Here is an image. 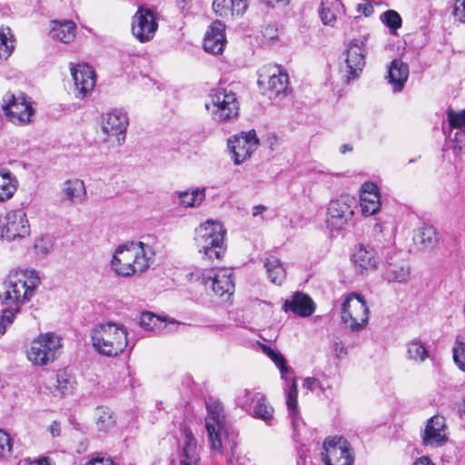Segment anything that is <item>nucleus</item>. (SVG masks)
Masks as SVG:
<instances>
[{"label": "nucleus", "mask_w": 465, "mask_h": 465, "mask_svg": "<svg viewBox=\"0 0 465 465\" xmlns=\"http://www.w3.org/2000/svg\"><path fill=\"white\" fill-rule=\"evenodd\" d=\"M452 15L455 20L460 23H465V0L455 1Z\"/></svg>", "instance_id": "nucleus-49"}, {"label": "nucleus", "mask_w": 465, "mask_h": 465, "mask_svg": "<svg viewBox=\"0 0 465 465\" xmlns=\"http://www.w3.org/2000/svg\"><path fill=\"white\" fill-rule=\"evenodd\" d=\"M183 436V450L180 455V465H199L200 455L197 450L196 440L192 431L183 427L182 429Z\"/></svg>", "instance_id": "nucleus-29"}, {"label": "nucleus", "mask_w": 465, "mask_h": 465, "mask_svg": "<svg viewBox=\"0 0 465 465\" xmlns=\"http://www.w3.org/2000/svg\"><path fill=\"white\" fill-rule=\"evenodd\" d=\"M153 248L142 242L119 245L112 257L111 269L118 276L131 277L144 272L153 261Z\"/></svg>", "instance_id": "nucleus-2"}, {"label": "nucleus", "mask_w": 465, "mask_h": 465, "mask_svg": "<svg viewBox=\"0 0 465 465\" xmlns=\"http://www.w3.org/2000/svg\"><path fill=\"white\" fill-rule=\"evenodd\" d=\"M407 358L416 363H421L430 356L426 342L415 338L406 344Z\"/></svg>", "instance_id": "nucleus-36"}, {"label": "nucleus", "mask_w": 465, "mask_h": 465, "mask_svg": "<svg viewBox=\"0 0 465 465\" xmlns=\"http://www.w3.org/2000/svg\"><path fill=\"white\" fill-rule=\"evenodd\" d=\"M277 71V74L274 73L269 76L268 91L270 92V97L286 94L288 90V74L279 69Z\"/></svg>", "instance_id": "nucleus-38"}, {"label": "nucleus", "mask_w": 465, "mask_h": 465, "mask_svg": "<svg viewBox=\"0 0 465 465\" xmlns=\"http://www.w3.org/2000/svg\"><path fill=\"white\" fill-rule=\"evenodd\" d=\"M358 11L364 14V15L369 16L372 14L373 8L371 5H358Z\"/></svg>", "instance_id": "nucleus-55"}, {"label": "nucleus", "mask_w": 465, "mask_h": 465, "mask_svg": "<svg viewBox=\"0 0 465 465\" xmlns=\"http://www.w3.org/2000/svg\"><path fill=\"white\" fill-rule=\"evenodd\" d=\"M283 308L286 312L291 311L302 317L312 315L315 309L312 300L308 295L301 292H296L291 300H286Z\"/></svg>", "instance_id": "nucleus-31"}, {"label": "nucleus", "mask_w": 465, "mask_h": 465, "mask_svg": "<svg viewBox=\"0 0 465 465\" xmlns=\"http://www.w3.org/2000/svg\"><path fill=\"white\" fill-rule=\"evenodd\" d=\"M50 37L54 40L67 44L75 37V25L73 21H53L50 30Z\"/></svg>", "instance_id": "nucleus-33"}, {"label": "nucleus", "mask_w": 465, "mask_h": 465, "mask_svg": "<svg viewBox=\"0 0 465 465\" xmlns=\"http://www.w3.org/2000/svg\"><path fill=\"white\" fill-rule=\"evenodd\" d=\"M381 195L378 186L371 182L364 183L361 190V207L365 216H371L380 211Z\"/></svg>", "instance_id": "nucleus-23"}, {"label": "nucleus", "mask_w": 465, "mask_h": 465, "mask_svg": "<svg viewBox=\"0 0 465 465\" xmlns=\"http://www.w3.org/2000/svg\"><path fill=\"white\" fill-rule=\"evenodd\" d=\"M225 25L216 20L210 25L203 39V48L207 53L219 54L225 45Z\"/></svg>", "instance_id": "nucleus-22"}, {"label": "nucleus", "mask_w": 465, "mask_h": 465, "mask_svg": "<svg viewBox=\"0 0 465 465\" xmlns=\"http://www.w3.org/2000/svg\"><path fill=\"white\" fill-rule=\"evenodd\" d=\"M382 22L391 29L396 30L401 26V18L394 10H388L381 15Z\"/></svg>", "instance_id": "nucleus-46"}, {"label": "nucleus", "mask_w": 465, "mask_h": 465, "mask_svg": "<svg viewBox=\"0 0 465 465\" xmlns=\"http://www.w3.org/2000/svg\"><path fill=\"white\" fill-rule=\"evenodd\" d=\"M128 124L127 113L120 109H114L103 116L101 129L107 136H115L118 144L121 145L125 140Z\"/></svg>", "instance_id": "nucleus-19"}, {"label": "nucleus", "mask_w": 465, "mask_h": 465, "mask_svg": "<svg viewBox=\"0 0 465 465\" xmlns=\"http://www.w3.org/2000/svg\"><path fill=\"white\" fill-rule=\"evenodd\" d=\"M368 36L353 39L347 48L345 65L341 69L344 82L349 84L351 80L358 78L365 64V43Z\"/></svg>", "instance_id": "nucleus-13"}, {"label": "nucleus", "mask_w": 465, "mask_h": 465, "mask_svg": "<svg viewBox=\"0 0 465 465\" xmlns=\"http://www.w3.org/2000/svg\"><path fill=\"white\" fill-rule=\"evenodd\" d=\"M448 122L452 128L464 129L465 127V109L461 111H454L449 109L447 112Z\"/></svg>", "instance_id": "nucleus-45"}, {"label": "nucleus", "mask_w": 465, "mask_h": 465, "mask_svg": "<svg viewBox=\"0 0 465 465\" xmlns=\"http://www.w3.org/2000/svg\"><path fill=\"white\" fill-rule=\"evenodd\" d=\"M297 465H313V464L309 457H307L303 453H300L299 459L297 460Z\"/></svg>", "instance_id": "nucleus-57"}, {"label": "nucleus", "mask_w": 465, "mask_h": 465, "mask_svg": "<svg viewBox=\"0 0 465 465\" xmlns=\"http://www.w3.org/2000/svg\"><path fill=\"white\" fill-rule=\"evenodd\" d=\"M263 266L266 270L267 278L275 284L281 285L286 278V271L281 261L275 256L265 258Z\"/></svg>", "instance_id": "nucleus-34"}, {"label": "nucleus", "mask_w": 465, "mask_h": 465, "mask_svg": "<svg viewBox=\"0 0 465 465\" xmlns=\"http://www.w3.org/2000/svg\"><path fill=\"white\" fill-rule=\"evenodd\" d=\"M192 276L200 282L205 289H212L219 297L231 296L234 291L232 272L228 270H220L214 273L212 272L196 271Z\"/></svg>", "instance_id": "nucleus-14"}, {"label": "nucleus", "mask_w": 465, "mask_h": 465, "mask_svg": "<svg viewBox=\"0 0 465 465\" xmlns=\"http://www.w3.org/2000/svg\"><path fill=\"white\" fill-rule=\"evenodd\" d=\"M369 308L364 299L355 292L350 293L341 306V321L352 331H361L368 324Z\"/></svg>", "instance_id": "nucleus-10"}, {"label": "nucleus", "mask_w": 465, "mask_h": 465, "mask_svg": "<svg viewBox=\"0 0 465 465\" xmlns=\"http://www.w3.org/2000/svg\"><path fill=\"white\" fill-rule=\"evenodd\" d=\"M412 465H435L429 457L422 456L417 459Z\"/></svg>", "instance_id": "nucleus-56"}, {"label": "nucleus", "mask_w": 465, "mask_h": 465, "mask_svg": "<svg viewBox=\"0 0 465 465\" xmlns=\"http://www.w3.org/2000/svg\"><path fill=\"white\" fill-rule=\"evenodd\" d=\"M128 333L122 323L106 322L96 324L91 331V341L101 355L115 357L128 345Z\"/></svg>", "instance_id": "nucleus-3"}, {"label": "nucleus", "mask_w": 465, "mask_h": 465, "mask_svg": "<svg viewBox=\"0 0 465 465\" xmlns=\"http://www.w3.org/2000/svg\"><path fill=\"white\" fill-rule=\"evenodd\" d=\"M2 107L9 120L15 124L29 123L34 114L31 102L24 94H20L18 96L6 94Z\"/></svg>", "instance_id": "nucleus-16"}, {"label": "nucleus", "mask_w": 465, "mask_h": 465, "mask_svg": "<svg viewBox=\"0 0 465 465\" xmlns=\"http://www.w3.org/2000/svg\"><path fill=\"white\" fill-rule=\"evenodd\" d=\"M267 5H273L276 3H283L284 5H287L289 3V0H263Z\"/></svg>", "instance_id": "nucleus-61"}, {"label": "nucleus", "mask_w": 465, "mask_h": 465, "mask_svg": "<svg viewBox=\"0 0 465 465\" xmlns=\"http://www.w3.org/2000/svg\"><path fill=\"white\" fill-rule=\"evenodd\" d=\"M95 424L99 431L107 432L115 425L113 411L108 407H98L95 411Z\"/></svg>", "instance_id": "nucleus-39"}, {"label": "nucleus", "mask_w": 465, "mask_h": 465, "mask_svg": "<svg viewBox=\"0 0 465 465\" xmlns=\"http://www.w3.org/2000/svg\"><path fill=\"white\" fill-rule=\"evenodd\" d=\"M57 390L62 396H66L74 391V381L64 372L57 374Z\"/></svg>", "instance_id": "nucleus-43"}, {"label": "nucleus", "mask_w": 465, "mask_h": 465, "mask_svg": "<svg viewBox=\"0 0 465 465\" xmlns=\"http://www.w3.org/2000/svg\"><path fill=\"white\" fill-rule=\"evenodd\" d=\"M341 7L342 4L339 0L334 2H322L320 10V16L322 23L326 25L333 26L337 18V13Z\"/></svg>", "instance_id": "nucleus-40"}, {"label": "nucleus", "mask_w": 465, "mask_h": 465, "mask_svg": "<svg viewBox=\"0 0 465 465\" xmlns=\"http://www.w3.org/2000/svg\"><path fill=\"white\" fill-rule=\"evenodd\" d=\"M445 430L446 425L443 417L436 415L429 419L421 434L423 445L431 448L444 445L448 440Z\"/></svg>", "instance_id": "nucleus-20"}, {"label": "nucleus", "mask_w": 465, "mask_h": 465, "mask_svg": "<svg viewBox=\"0 0 465 465\" xmlns=\"http://www.w3.org/2000/svg\"><path fill=\"white\" fill-rule=\"evenodd\" d=\"M452 357L457 367L465 371V341L457 336L453 348H452Z\"/></svg>", "instance_id": "nucleus-42"}, {"label": "nucleus", "mask_w": 465, "mask_h": 465, "mask_svg": "<svg viewBox=\"0 0 465 465\" xmlns=\"http://www.w3.org/2000/svg\"><path fill=\"white\" fill-rule=\"evenodd\" d=\"M18 187V181L15 174L5 169H0V202L10 200Z\"/></svg>", "instance_id": "nucleus-35"}, {"label": "nucleus", "mask_w": 465, "mask_h": 465, "mask_svg": "<svg viewBox=\"0 0 465 465\" xmlns=\"http://www.w3.org/2000/svg\"><path fill=\"white\" fill-rule=\"evenodd\" d=\"M351 151H352V146L348 144V143L342 144L340 147V153H346L351 152Z\"/></svg>", "instance_id": "nucleus-60"}, {"label": "nucleus", "mask_w": 465, "mask_h": 465, "mask_svg": "<svg viewBox=\"0 0 465 465\" xmlns=\"http://www.w3.org/2000/svg\"><path fill=\"white\" fill-rule=\"evenodd\" d=\"M277 29L272 26V25H269L265 28L264 30V33H263V35L271 40L274 39L277 37Z\"/></svg>", "instance_id": "nucleus-53"}, {"label": "nucleus", "mask_w": 465, "mask_h": 465, "mask_svg": "<svg viewBox=\"0 0 465 465\" xmlns=\"http://www.w3.org/2000/svg\"><path fill=\"white\" fill-rule=\"evenodd\" d=\"M35 465H50V464H49L48 460L46 458H43V459L38 460L35 462Z\"/></svg>", "instance_id": "nucleus-62"}, {"label": "nucleus", "mask_w": 465, "mask_h": 465, "mask_svg": "<svg viewBox=\"0 0 465 465\" xmlns=\"http://www.w3.org/2000/svg\"><path fill=\"white\" fill-rule=\"evenodd\" d=\"M206 408L205 427L211 449L220 453L229 451L227 462L230 465H245V459L236 451L238 433L226 423L222 404L210 399L206 401Z\"/></svg>", "instance_id": "nucleus-1"}, {"label": "nucleus", "mask_w": 465, "mask_h": 465, "mask_svg": "<svg viewBox=\"0 0 465 465\" xmlns=\"http://www.w3.org/2000/svg\"><path fill=\"white\" fill-rule=\"evenodd\" d=\"M459 415L461 419L465 420V399L459 407Z\"/></svg>", "instance_id": "nucleus-59"}, {"label": "nucleus", "mask_w": 465, "mask_h": 465, "mask_svg": "<svg viewBox=\"0 0 465 465\" xmlns=\"http://www.w3.org/2000/svg\"><path fill=\"white\" fill-rule=\"evenodd\" d=\"M14 49V39L9 27L0 28V58L6 59Z\"/></svg>", "instance_id": "nucleus-41"}, {"label": "nucleus", "mask_w": 465, "mask_h": 465, "mask_svg": "<svg viewBox=\"0 0 465 465\" xmlns=\"http://www.w3.org/2000/svg\"><path fill=\"white\" fill-rule=\"evenodd\" d=\"M452 149L454 153L458 156L465 154V129L456 132Z\"/></svg>", "instance_id": "nucleus-47"}, {"label": "nucleus", "mask_w": 465, "mask_h": 465, "mask_svg": "<svg viewBox=\"0 0 465 465\" xmlns=\"http://www.w3.org/2000/svg\"><path fill=\"white\" fill-rule=\"evenodd\" d=\"M266 211V207L263 205H256L252 209V215L257 216Z\"/></svg>", "instance_id": "nucleus-58"}, {"label": "nucleus", "mask_w": 465, "mask_h": 465, "mask_svg": "<svg viewBox=\"0 0 465 465\" xmlns=\"http://www.w3.org/2000/svg\"><path fill=\"white\" fill-rule=\"evenodd\" d=\"M181 323L170 320L161 319L153 312H145L141 314L140 325L145 331H153L155 333H167L177 329Z\"/></svg>", "instance_id": "nucleus-26"}, {"label": "nucleus", "mask_w": 465, "mask_h": 465, "mask_svg": "<svg viewBox=\"0 0 465 465\" xmlns=\"http://www.w3.org/2000/svg\"><path fill=\"white\" fill-rule=\"evenodd\" d=\"M258 144L259 139L254 130L242 132L228 139V148L234 164L239 165L249 159Z\"/></svg>", "instance_id": "nucleus-15"}, {"label": "nucleus", "mask_w": 465, "mask_h": 465, "mask_svg": "<svg viewBox=\"0 0 465 465\" xmlns=\"http://www.w3.org/2000/svg\"><path fill=\"white\" fill-rule=\"evenodd\" d=\"M158 28L154 13L149 8L139 7L132 20V33L141 43L151 40Z\"/></svg>", "instance_id": "nucleus-18"}, {"label": "nucleus", "mask_w": 465, "mask_h": 465, "mask_svg": "<svg viewBox=\"0 0 465 465\" xmlns=\"http://www.w3.org/2000/svg\"><path fill=\"white\" fill-rule=\"evenodd\" d=\"M248 7V0H213L214 13L223 19L242 15Z\"/></svg>", "instance_id": "nucleus-27"}, {"label": "nucleus", "mask_w": 465, "mask_h": 465, "mask_svg": "<svg viewBox=\"0 0 465 465\" xmlns=\"http://www.w3.org/2000/svg\"><path fill=\"white\" fill-rule=\"evenodd\" d=\"M40 278L35 271H16L11 272L4 282V292L0 294L6 303H25L33 296Z\"/></svg>", "instance_id": "nucleus-5"}, {"label": "nucleus", "mask_w": 465, "mask_h": 465, "mask_svg": "<svg viewBox=\"0 0 465 465\" xmlns=\"http://www.w3.org/2000/svg\"><path fill=\"white\" fill-rule=\"evenodd\" d=\"M12 443L9 435L3 430H0V458H5L10 455Z\"/></svg>", "instance_id": "nucleus-48"}, {"label": "nucleus", "mask_w": 465, "mask_h": 465, "mask_svg": "<svg viewBox=\"0 0 465 465\" xmlns=\"http://www.w3.org/2000/svg\"><path fill=\"white\" fill-rule=\"evenodd\" d=\"M226 231L221 223L208 220L195 231V242L200 253L213 260L219 259L224 253V236Z\"/></svg>", "instance_id": "nucleus-6"}, {"label": "nucleus", "mask_w": 465, "mask_h": 465, "mask_svg": "<svg viewBox=\"0 0 465 465\" xmlns=\"http://www.w3.org/2000/svg\"><path fill=\"white\" fill-rule=\"evenodd\" d=\"M0 225L2 237L8 241L25 238L30 233L29 222L23 209L8 212Z\"/></svg>", "instance_id": "nucleus-17"}, {"label": "nucleus", "mask_w": 465, "mask_h": 465, "mask_svg": "<svg viewBox=\"0 0 465 465\" xmlns=\"http://www.w3.org/2000/svg\"><path fill=\"white\" fill-rule=\"evenodd\" d=\"M262 351L274 362L280 371L282 379L287 382V388L285 389L286 405L289 418L291 419L293 428V437L297 440L305 424L299 416L297 401L298 391L293 371L292 368L286 364V360L280 351L266 345H262Z\"/></svg>", "instance_id": "nucleus-4"}, {"label": "nucleus", "mask_w": 465, "mask_h": 465, "mask_svg": "<svg viewBox=\"0 0 465 465\" xmlns=\"http://www.w3.org/2000/svg\"><path fill=\"white\" fill-rule=\"evenodd\" d=\"M179 205L188 207H197L205 199V188H194L191 191L177 192Z\"/></svg>", "instance_id": "nucleus-37"}, {"label": "nucleus", "mask_w": 465, "mask_h": 465, "mask_svg": "<svg viewBox=\"0 0 465 465\" xmlns=\"http://www.w3.org/2000/svg\"><path fill=\"white\" fill-rule=\"evenodd\" d=\"M236 404L253 418L272 425L274 410L262 393L242 390L237 395Z\"/></svg>", "instance_id": "nucleus-11"}, {"label": "nucleus", "mask_w": 465, "mask_h": 465, "mask_svg": "<svg viewBox=\"0 0 465 465\" xmlns=\"http://www.w3.org/2000/svg\"><path fill=\"white\" fill-rule=\"evenodd\" d=\"M302 387L309 391H315L316 389H320L323 391V388L320 382V381L313 377H307L302 381Z\"/></svg>", "instance_id": "nucleus-52"}, {"label": "nucleus", "mask_w": 465, "mask_h": 465, "mask_svg": "<svg viewBox=\"0 0 465 465\" xmlns=\"http://www.w3.org/2000/svg\"><path fill=\"white\" fill-rule=\"evenodd\" d=\"M210 102L205 104L212 118L217 123L234 120L239 114V103L235 93L226 88H215L210 93Z\"/></svg>", "instance_id": "nucleus-7"}, {"label": "nucleus", "mask_w": 465, "mask_h": 465, "mask_svg": "<svg viewBox=\"0 0 465 465\" xmlns=\"http://www.w3.org/2000/svg\"><path fill=\"white\" fill-rule=\"evenodd\" d=\"M63 200L71 204H83L87 200V192L84 181L80 179L67 180L61 189Z\"/></svg>", "instance_id": "nucleus-28"}, {"label": "nucleus", "mask_w": 465, "mask_h": 465, "mask_svg": "<svg viewBox=\"0 0 465 465\" xmlns=\"http://www.w3.org/2000/svg\"><path fill=\"white\" fill-rule=\"evenodd\" d=\"M75 86V96L84 98L95 85V74L94 69L87 64H78L71 69Z\"/></svg>", "instance_id": "nucleus-21"}, {"label": "nucleus", "mask_w": 465, "mask_h": 465, "mask_svg": "<svg viewBox=\"0 0 465 465\" xmlns=\"http://www.w3.org/2000/svg\"><path fill=\"white\" fill-rule=\"evenodd\" d=\"M84 465H116L110 457L93 456Z\"/></svg>", "instance_id": "nucleus-51"}, {"label": "nucleus", "mask_w": 465, "mask_h": 465, "mask_svg": "<svg viewBox=\"0 0 465 465\" xmlns=\"http://www.w3.org/2000/svg\"><path fill=\"white\" fill-rule=\"evenodd\" d=\"M49 431L52 434L53 437H57L60 435L61 427L60 423L57 421H53L52 424L49 427Z\"/></svg>", "instance_id": "nucleus-54"}, {"label": "nucleus", "mask_w": 465, "mask_h": 465, "mask_svg": "<svg viewBox=\"0 0 465 465\" xmlns=\"http://www.w3.org/2000/svg\"><path fill=\"white\" fill-rule=\"evenodd\" d=\"M352 262L356 270L362 273L367 271L375 270L379 259L376 251L372 247L359 244L352 254Z\"/></svg>", "instance_id": "nucleus-24"}, {"label": "nucleus", "mask_w": 465, "mask_h": 465, "mask_svg": "<svg viewBox=\"0 0 465 465\" xmlns=\"http://www.w3.org/2000/svg\"><path fill=\"white\" fill-rule=\"evenodd\" d=\"M414 242L424 250H432L440 242V235L432 225L423 224L420 227L415 235Z\"/></svg>", "instance_id": "nucleus-32"}, {"label": "nucleus", "mask_w": 465, "mask_h": 465, "mask_svg": "<svg viewBox=\"0 0 465 465\" xmlns=\"http://www.w3.org/2000/svg\"><path fill=\"white\" fill-rule=\"evenodd\" d=\"M19 307L8 308L2 311L0 315V336L4 335L6 328L12 324Z\"/></svg>", "instance_id": "nucleus-44"}, {"label": "nucleus", "mask_w": 465, "mask_h": 465, "mask_svg": "<svg viewBox=\"0 0 465 465\" xmlns=\"http://www.w3.org/2000/svg\"><path fill=\"white\" fill-rule=\"evenodd\" d=\"M62 344L59 336L52 332L40 334L35 338L27 351V358L35 365L44 366L54 361Z\"/></svg>", "instance_id": "nucleus-9"}, {"label": "nucleus", "mask_w": 465, "mask_h": 465, "mask_svg": "<svg viewBox=\"0 0 465 465\" xmlns=\"http://www.w3.org/2000/svg\"><path fill=\"white\" fill-rule=\"evenodd\" d=\"M325 465H353L350 443L342 437L327 438L321 452Z\"/></svg>", "instance_id": "nucleus-12"}, {"label": "nucleus", "mask_w": 465, "mask_h": 465, "mask_svg": "<svg viewBox=\"0 0 465 465\" xmlns=\"http://www.w3.org/2000/svg\"><path fill=\"white\" fill-rule=\"evenodd\" d=\"M409 77V65L400 59H394L388 67L386 79L394 93L403 90Z\"/></svg>", "instance_id": "nucleus-25"}, {"label": "nucleus", "mask_w": 465, "mask_h": 465, "mask_svg": "<svg viewBox=\"0 0 465 465\" xmlns=\"http://www.w3.org/2000/svg\"><path fill=\"white\" fill-rule=\"evenodd\" d=\"M357 201L354 197L342 194L331 200L327 206L325 223L331 232H341L352 222Z\"/></svg>", "instance_id": "nucleus-8"}, {"label": "nucleus", "mask_w": 465, "mask_h": 465, "mask_svg": "<svg viewBox=\"0 0 465 465\" xmlns=\"http://www.w3.org/2000/svg\"><path fill=\"white\" fill-rule=\"evenodd\" d=\"M331 350L337 359H342L347 354V349L339 338L332 341Z\"/></svg>", "instance_id": "nucleus-50"}, {"label": "nucleus", "mask_w": 465, "mask_h": 465, "mask_svg": "<svg viewBox=\"0 0 465 465\" xmlns=\"http://www.w3.org/2000/svg\"><path fill=\"white\" fill-rule=\"evenodd\" d=\"M382 277L388 282L406 283L411 277V268L402 261L388 260Z\"/></svg>", "instance_id": "nucleus-30"}]
</instances>
